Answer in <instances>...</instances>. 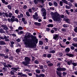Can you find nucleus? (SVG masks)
Returning a JSON list of instances; mask_svg holds the SVG:
<instances>
[{
    "instance_id": "obj_1",
    "label": "nucleus",
    "mask_w": 77,
    "mask_h": 77,
    "mask_svg": "<svg viewBox=\"0 0 77 77\" xmlns=\"http://www.w3.org/2000/svg\"><path fill=\"white\" fill-rule=\"evenodd\" d=\"M31 36L28 34L27 36H25L24 39L23 40L24 41V44L25 45H27L28 47L31 48H36V44L34 45V42H35L36 44H37L38 40L36 39V37H32V39H30Z\"/></svg>"
},
{
    "instance_id": "obj_2",
    "label": "nucleus",
    "mask_w": 77,
    "mask_h": 77,
    "mask_svg": "<svg viewBox=\"0 0 77 77\" xmlns=\"http://www.w3.org/2000/svg\"><path fill=\"white\" fill-rule=\"evenodd\" d=\"M51 14L52 16V18L55 21H59L60 20L61 17L64 18V15L61 14L60 15V14L57 13V12H55L53 13V12H51Z\"/></svg>"
},
{
    "instance_id": "obj_3",
    "label": "nucleus",
    "mask_w": 77,
    "mask_h": 77,
    "mask_svg": "<svg viewBox=\"0 0 77 77\" xmlns=\"http://www.w3.org/2000/svg\"><path fill=\"white\" fill-rule=\"evenodd\" d=\"M25 62L23 61V62H22V64L25 66H27L28 64H29L30 59L29 57H26L25 58Z\"/></svg>"
},
{
    "instance_id": "obj_4",
    "label": "nucleus",
    "mask_w": 77,
    "mask_h": 77,
    "mask_svg": "<svg viewBox=\"0 0 77 77\" xmlns=\"http://www.w3.org/2000/svg\"><path fill=\"white\" fill-rule=\"evenodd\" d=\"M60 63H58L57 66L58 68L57 69V70L58 71L60 72H64L66 70V68H65L64 67H62V68L60 67Z\"/></svg>"
},
{
    "instance_id": "obj_5",
    "label": "nucleus",
    "mask_w": 77,
    "mask_h": 77,
    "mask_svg": "<svg viewBox=\"0 0 77 77\" xmlns=\"http://www.w3.org/2000/svg\"><path fill=\"white\" fill-rule=\"evenodd\" d=\"M11 69L13 70H11L10 72V73L11 75H14V70H16V71H17L18 70V69L16 67L15 68H14V67H13V68H11Z\"/></svg>"
},
{
    "instance_id": "obj_6",
    "label": "nucleus",
    "mask_w": 77,
    "mask_h": 77,
    "mask_svg": "<svg viewBox=\"0 0 77 77\" xmlns=\"http://www.w3.org/2000/svg\"><path fill=\"white\" fill-rule=\"evenodd\" d=\"M8 20L9 21H10V22H11L12 21V22H14V21H17V22H18L19 20L17 18H15V19H13V18H8Z\"/></svg>"
},
{
    "instance_id": "obj_7",
    "label": "nucleus",
    "mask_w": 77,
    "mask_h": 77,
    "mask_svg": "<svg viewBox=\"0 0 77 77\" xmlns=\"http://www.w3.org/2000/svg\"><path fill=\"white\" fill-rule=\"evenodd\" d=\"M2 64L3 65L4 67H10V68H11L12 67V66H11L10 64H8L7 65L6 63H2Z\"/></svg>"
},
{
    "instance_id": "obj_8",
    "label": "nucleus",
    "mask_w": 77,
    "mask_h": 77,
    "mask_svg": "<svg viewBox=\"0 0 77 77\" xmlns=\"http://www.w3.org/2000/svg\"><path fill=\"white\" fill-rule=\"evenodd\" d=\"M5 15L7 17H8L10 18H11L12 17V15H13V14L11 12H9L8 14L7 13H5Z\"/></svg>"
},
{
    "instance_id": "obj_9",
    "label": "nucleus",
    "mask_w": 77,
    "mask_h": 77,
    "mask_svg": "<svg viewBox=\"0 0 77 77\" xmlns=\"http://www.w3.org/2000/svg\"><path fill=\"white\" fill-rule=\"evenodd\" d=\"M59 35L58 34H54L53 35V39L55 40H58L59 39Z\"/></svg>"
},
{
    "instance_id": "obj_10",
    "label": "nucleus",
    "mask_w": 77,
    "mask_h": 77,
    "mask_svg": "<svg viewBox=\"0 0 77 77\" xmlns=\"http://www.w3.org/2000/svg\"><path fill=\"white\" fill-rule=\"evenodd\" d=\"M72 45H73V46H71L70 47V49L72 50H74L75 49L74 47H76V48H77V43H72Z\"/></svg>"
},
{
    "instance_id": "obj_11",
    "label": "nucleus",
    "mask_w": 77,
    "mask_h": 77,
    "mask_svg": "<svg viewBox=\"0 0 77 77\" xmlns=\"http://www.w3.org/2000/svg\"><path fill=\"white\" fill-rule=\"evenodd\" d=\"M35 15H33V18L34 19H36V20H38V17L37 12H35Z\"/></svg>"
},
{
    "instance_id": "obj_12",
    "label": "nucleus",
    "mask_w": 77,
    "mask_h": 77,
    "mask_svg": "<svg viewBox=\"0 0 77 77\" xmlns=\"http://www.w3.org/2000/svg\"><path fill=\"white\" fill-rule=\"evenodd\" d=\"M46 62L48 66H52L53 65V64L51 63L49 61H46Z\"/></svg>"
},
{
    "instance_id": "obj_13",
    "label": "nucleus",
    "mask_w": 77,
    "mask_h": 77,
    "mask_svg": "<svg viewBox=\"0 0 77 77\" xmlns=\"http://www.w3.org/2000/svg\"><path fill=\"white\" fill-rule=\"evenodd\" d=\"M57 74L58 75L59 77H62V73L61 72H59V71H57Z\"/></svg>"
},
{
    "instance_id": "obj_14",
    "label": "nucleus",
    "mask_w": 77,
    "mask_h": 77,
    "mask_svg": "<svg viewBox=\"0 0 77 77\" xmlns=\"http://www.w3.org/2000/svg\"><path fill=\"white\" fill-rule=\"evenodd\" d=\"M66 56L69 57H74L73 55L72 54H66Z\"/></svg>"
},
{
    "instance_id": "obj_15",
    "label": "nucleus",
    "mask_w": 77,
    "mask_h": 77,
    "mask_svg": "<svg viewBox=\"0 0 77 77\" xmlns=\"http://www.w3.org/2000/svg\"><path fill=\"white\" fill-rule=\"evenodd\" d=\"M4 29H5V30H8L9 29L8 27L6 25H4Z\"/></svg>"
},
{
    "instance_id": "obj_16",
    "label": "nucleus",
    "mask_w": 77,
    "mask_h": 77,
    "mask_svg": "<svg viewBox=\"0 0 77 77\" xmlns=\"http://www.w3.org/2000/svg\"><path fill=\"white\" fill-rule=\"evenodd\" d=\"M65 51H66V53H69V51H70V48H66V49Z\"/></svg>"
},
{
    "instance_id": "obj_17",
    "label": "nucleus",
    "mask_w": 77,
    "mask_h": 77,
    "mask_svg": "<svg viewBox=\"0 0 77 77\" xmlns=\"http://www.w3.org/2000/svg\"><path fill=\"white\" fill-rule=\"evenodd\" d=\"M0 32L1 33H5V31H4L3 29L2 28H0Z\"/></svg>"
},
{
    "instance_id": "obj_18",
    "label": "nucleus",
    "mask_w": 77,
    "mask_h": 77,
    "mask_svg": "<svg viewBox=\"0 0 77 77\" xmlns=\"http://www.w3.org/2000/svg\"><path fill=\"white\" fill-rule=\"evenodd\" d=\"M73 62V61L72 60H70V61H69L67 62V63L68 64V65H71V64L72 63V62Z\"/></svg>"
},
{
    "instance_id": "obj_19",
    "label": "nucleus",
    "mask_w": 77,
    "mask_h": 77,
    "mask_svg": "<svg viewBox=\"0 0 77 77\" xmlns=\"http://www.w3.org/2000/svg\"><path fill=\"white\" fill-rule=\"evenodd\" d=\"M5 42H4V41H0V45H5Z\"/></svg>"
},
{
    "instance_id": "obj_20",
    "label": "nucleus",
    "mask_w": 77,
    "mask_h": 77,
    "mask_svg": "<svg viewBox=\"0 0 77 77\" xmlns=\"http://www.w3.org/2000/svg\"><path fill=\"white\" fill-rule=\"evenodd\" d=\"M35 25H37L38 26H40L41 24L40 23H38L37 22H35Z\"/></svg>"
},
{
    "instance_id": "obj_21",
    "label": "nucleus",
    "mask_w": 77,
    "mask_h": 77,
    "mask_svg": "<svg viewBox=\"0 0 77 77\" xmlns=\"http://www.w3.org/2000/svg\"><path fill=\"white\" fill-rule=\"evenodd\" d=\"M62 0L63 2V3H66L67 5H68V2L66 0Z\"/></svg>"
},
{
    "instance_id": "obj_22",
    "label": "nucleus",
    "mask_w": 77,
    "mask_h": 77,
    "mask_svg": "<svg viewBox=\"0 0 77 77\" xmlns=\"http://www.w3.org/2000/svg\"><path fill=\"white\" fill-rule=\"evenodd\" d=\"M64 21H66L67 23H69V18H65L64 19Z\"/></svg>"
},
{
    "instance_id": "obj_23",
    "label": "nucleus",
    "mask_w": 77,
    "mask_h": 77,
    "mask_svg": "<svg viewBox=\"0 0 77 77\" xmlns=\"http://www.w3.org/2000/svg\"><path fill=\"white\" fill-rule=\"evenodd\" d=\"M4 38L5 39V41H10L9 39L8 38V37H6L5 36L4 37Z\"/></svg>"
},
{
    "instance_id": "obj_24",
    "label": "nucleus",
    "mask_w": 77,
    "mask_h": 77,
    "mask_svg": "<svg viewBox=\"0 0 77 77\" xmlns=\"http://www.w3.org/2000/svg\"><path fill=\"white\" fill-rule=\"evenodd\" d=\"M69 7H70V9L71 8V7H72V5L71 3H70V2H69Z\"/></svg>"
},
{
    "instance_id": "obj_25",
    "label": "nucleus",
    "mask_w": 77,
    "mask_h": 77,
    "mask_svg": "<svg viewBox=\"0 0 77 77\" xmlns=\"http://www.w3.org/2000/svg\"><path fill=\"white\" fill-rule=\"evenodd\" d=\"M20 12L19 10H18V9H16L15 11V12L16 13V14H18V13Z\"/></svg>"
},
{
    "instance_id": "obj_26",
    "label": "nucleus",
    "mask_w": 77,
    "mask_h": 77,
    "mask_svg": "<svg viewBox=\"0 0 77 77\" xmlns=\"http://www.w3.org/2000/svg\"><path fill=\"white\" fill-rule=\"evenodd\" d=\"M48 27H53V24H48Z\"/></svg>"
},
{
    "instance_id": "obj_27",
    "label": "nucleus",
    "mask_w": 77,
    "mask_h": 77,
    "mask_svg": "<svg viewBox=\"0 0 77 77\" xmlns=\"http://www.w3.org/2000/svg\"><path fill=\"white\" fill-rule=\"evenodd\" d=\"M16 52L17 53H19L20 52V49H17L16 50Z\"/></svg>"
},
{
    "instance_id": "obj_28",
    "label": "nucleus",
    "mask_w": 77,
    "mask_h": 77,
    "mask_svg": "<svg viewBox=\"0 0 77 77\" xmlns=\"http://www.w3.org/2000/svg\"><path fill=\"white\" fill-rule=\"evenodd\" d=\"M55 53V51L54 50H53V51H51L50 52H49V53L50 54H54Z\"/></svg>"
},
{
    "instance_id": "obj_29",
    "label": "nucleus",
    "mask_w": 77,
    "mask_h": 77,
    "mask_svg": "<svg viewBox=\"0 0 77 77\" xmlns=\"http://www.w3.org/2000/svg\"><path fill=\"white\" fill-rule=\"evenodd\" d=\"M54 4L55 6H57L58 3L57 2H54Z\"/></svg>"
},
{
    "instance_id": "obj_30",
    "label": "nucleus",
    "mask_w": 77,
    "mask_h": 77,
    "mask_svg": "<svg viewBox=\"0 0 77 77\" xmlns=\"http://www.w3.org/2000/svg\"><path fill=\"white\" fill-rule=\"evenodd\" d=\"M41 11L43 12H44V11H46V10L45 9V8H42V9H41Z\"/></svg>"
},
{
    "instance_id": "obj_31",
    "label": "nucleus",
    "mask_w": 77,
    "mask_h": 77,
    "mask_svg": "<svg viewBox=\"0 0 77 77\" xmlns=\"http://www.w3.org/2000/svg\"><path fill=\"white\" fill-rule=\"evenodd\" d=\"M26 14L27 15V16H28V17H30V16L29 12H28L27 11L26 12Z\"/></svg>"
},
{
    "instance_id": "obj_32",
    "label": "nucleus",
    "mask_w": 77,
    "mask_h": 77,
    "mask_svg": "<svg viewBox=\"0 0 77 77\" xmlns=\"http://www.w3.org/2000/svg\"><path fill=\"white\" fill-rule=\"evenodd\" d=\"M38 2H41V3H44V0H37Z\"/></svg>"
},
{
    "instance_id": "obj_33",
    "label": "nucleus",
    "mask_w": 77,
    "mask_h": 77,
    "mask_svg": "<svg viewBox=\"0 0 77 77\" xmlns=\"http://www.w3.org/2000/svg\"><path fill=\"white\" fill-rule=\"evenodd\" d=\"M72 64L74 66H76L77 65V63H72Z\"/></svg>"
},
{
    "instance_id": "obj_34",
    "label": "nucleus",
    "mask_w": 77,
    "mask_h": 77,
    "mask_svg": "<svg viewBox=\"0 0 77 77\" xmlns=\"http://www.w3.org/2000/svg\"><path fill=\"white\" fill-rule=\"evenodd\" d=\"M46 11H44V12H43V15L45 17V16H46Z\"/></svg>"
},
{
    "instance_id": "obj_35",
    "label": "nucleus",
    "mask_w": 77,
    "mask_h": 77,
    "mask_svg": "<svg viewBox=\"0 0 77 77\" xmlns=\"http://www.w3.org/2000/svg\"><path fill=\"white\" fill-rule=\"evenodd\" d=\"M7 6L8 9H11L12 7L11 5H8Z\"/></svg>"
},
{
    "instance_id": "obj_36",
    "label": "nucleus",
    "mask_w": 77,
    "mask_h": 77,
    "mask_svg": "<svg viewBox=\"0 0 77 77\" xmlns=\"http://www.w3.org/2000/svg\"><path fill=\"white\" fill-rule=\"evenodd\" d=\"M60 6H63V1H60Z\"/></svg>"
},
{
    "instance_id": "obj_37",
    "label": "nucleus",
    "mask_w": 77,
    "mask_h": 77,
    "mask_svg": "<svg viewBox=\"0 0 77 77\" xmlns=\"http://www.w3.org/2000/svg\"><path fill=\"white\" fill-rule=\"evenodd\" d=\"M3 70L4 71H7V69L5 67H3Z\"/></svg>"
},
{
    "instance_id": "obj_38",
    "label": "nucleus",
    "mask_w": 77,
    "mask_h": 77,
    "mask_svg": "<svg viewBox=\"0 0 77 77\" xmlns=\"http://www.w3.org/2000/svg\"><path fill=\"white\" fill-rule=\"evenodd\" d=\"M23 28L21 26H19L18 28V29L19 30H22Z\"/></svg>"
},
{
    "instance_id": "obj_39",
    "label": "nucleus",
    "mask_w": 77,
    "mask_h": 77,
    "mask_svg": "<svg viewBox=\"0 0 77 77\" xmlns=\"http://www.w3.org/2000/svg\"><path fill=\"white\" fill-rule=\"evenodd\" d=\"M66 9H70V7H69V6H68V5H66Z\"/></svg>"
},
{
    "instance_id": "obj_40",
    "label": "nucleus",
    "mask_w": 77,
    "mask_h": 77,
    "mask_svg": "<svg viewBox=\"0 0 77 77\" xmlns=\"http://www.w3.org/2000/svg\"><path fill=\"white\" fill-rule=\"evenodd\" d=\"M36 72L38 73H40V70H36Z\"/></svg>"
},
{
    "instance_id": "obj_41",
    "label": "nucleus",
    "mask_w": 77,
    "mask_h": 77,
    "mask_svg": "<svg viewBox=\"0 0 77 77\" xmlns=\"http://www.w3.org/2000/svg\"><path fill=\"white\" fill-rule=\"evenodd\" d=\"M63 55V54L61 52H60V53H59V56H60V57H62Z\"/></svg>"
},
{
    "instance_id": "obj_42",
    "label": "nucleus",
    "mask_w": 77,
    "mask_h": 77,
    "mask_svg": "<svg viewBox=\"0 0 77 77\" xmlns=\"http://www.w3.org/2000/svg\"><path fill=\"white\" fill-rule=\"evenodd\" d=\"M51 54H48L47 57L48 58H51Z\"/></svg>"
},
{
    "instance_id": "obj_43",
    "label": "nucleus",
    "mask_w": 77,
    "mask_h": 77,
    "mask_svg": "<svg viewBox=\"0 0 77 77\" xmlns=\"http://www.w3.org/2000/svg\"><path fill=\"white\" fill-rule=\"evenodd\" d=\"M9 59L11 60H13V57L12 56L10 57L9 58Z\"/></svg>"
},
{
    "instance_id": "obj_44",
    "label": "nucleus",
    "mask_w": 77,
    "mask_h": 77,
    "mask_svg": "<svg viewBox=\"0 0 77 77\" xmlns=\"http://www.w3.org/2000/svg\"><path fill=\"white\" fill-rule=\"evenodd\" d=\"M3 14H5L4 12H0V16H2V15H3Z\"/></svg>"
},
{
    "instance_id": "obj_45",
    "label": "nucleus",
    "mask_w": 77,
    "mask_h": 77,
    "mask_svg": "<svg viewBox=\"0 0 77 77\" xmlns=\"http://www.w3.org/2000/svg\"><path fill=\"white\" fill-rule=\"evenodd\" d=\"M4 58L6 59H8V55L5 56V55H4Z\"/></svg>"
},
{
    "instance_id": "obj_46",
    "label": "nucleus",
    "mask_w": 77,
    "mask_h": 77,
    "mask_svg": "<svg viewBox=\"0 0 77 77\" xmlns=\"http://www.w3.org/2000/svg\"><path fill=\"white\" fill-rule=\"evenodd\" d=\"M68 26L67 24H63V27H68Z\"/></svg>"
},
{
    "instance_id": "obj_47",
    "label": "nucleus",
    "mask_w": 77,
    "mask_h": 77,
    "mask_svg": "<svg viewBox=\"0 0 77 77\" xmlns=\"http://www.w3.org/2000/svg\"><path fill=\"white\" fill-rule=\"evenodd\" d=\"M74 31L75 32H77V27H76L75 29H74Z\"/></svg>"
},
{
    "instance_id": "obj_48",
    "label": "nucleus",
    "mask_w": 77,
    "mask_h": 77,
    "mask_svg": "<svg viewBox=\"0 0 77 77\" xmlns=\"http://www.w3.org/2000/svg\"><path fill=\"white\" fill-rule=\"evenodd\" d=\"M17 75H21V76H23V73H18L17 74Z\"/></svg>"
},
{
    "instance_id": "obj_49",
    "label": "nucleus",
    "mask_w": 77,
    "mask_h": 77,
    "mask_svg": "<svg viewBox=\"0 0 77 77\" xmlns=\"http://www.w3.org/2000/svg\"><path fill=\"white\" fill-rule=\"evenodd\" d=\"M61 30L63 32H66V29H64V28L62 29Z\"/></svg>"
},
{
    "instance_id": "obj_50",
    "label": "nucleus",
    "mask_w": 77,
    "mask_h": 77,
    "mask_svg": "<svg viewBox=\"0 0 77 77\" xmlns=\"http://www.w3.org/2000/svg\"><path fill=\"white\" fill-rule=\"evenodd\" d=\"M24 71L25 72H30V70L29 69H25Z\"/></svg>"
},
{
    "instance_id": "obj_51",
    "label": "nucleus",
    "mask_w": 77,
    "mask_h": 77,
    "mask_svg": "<svg viewBox=\"0 0 77 77\" xmlns=\"http://www.w3.org/2000/svg\"><path fill=\"white\" fill-rule=\"evenodd\" d=\"M0 56L2 57H5V55L4 54H0Z\"/></svg>"
},
{
    "instance_id": "obj_52",
    "label": "nucleus",
    "mask_w": 77,
    "mask_h": 77,
    "mask_svg": "<svg viewBox=\"0 0 77 77\" xmlns=\"http://www.w3.org/2000/svg\"><path fill=\"white\" fill-rule=\"evenodd\" d=\"M45 42H48V38H45Z\"/></svg>"
},
{
    "instance_id": "obj_53",
    "label": "nucleus",
    "mask_w": 77,
    "mask_h": 77,
    "mask_svg": "<svg viewBox=\"0 0 77 77\" xmlns=\"http://www.w3.org/2000/svg\"><path fill=\"white\" fill-rule=\"evenodd\" d=\"M23 8L24 9H27V6L26 5H24Z\"/></svg>"
},
{
    "instance_id": "obj_54",
    "label": "nucleus",
    "mask_w": 77,
    "mask_h": 77,
    "mask_svg": "<svg viewBox=\"0 0 77 77\" xmlns=\"http://www.w3.org/2000/svg\"><path fill=\"white\" fill-rule=\"evenodd\" d=\"M39 43L40 45H42L43 44V43L42 42V41H39Z\"/></svg>"
},
{
    "instance_id": "obj_55",
    "label": "nucleus",
    "mask_w": 77,
    "mask_h": 77,
    "mask_svg": "<svg viewBox=\"0 0 77 77\" xmlns=\"http://www.w3.org/2000/svg\"><path fill=\"white\" fill-rule=\"evenodd\" d=\"M67 73L66 72H63V75H66Z\"/></svg>"
},
{
    "instance_id": "obj_56",
    "label": "nucleus",
    "mask_w": 77,
    "mask_h": 77,
    "mask_svg": "<svg viewBox=\"0 0 77 77\" xmlns=\"http://www.w3.org/2000/svg\"><path fill=\"white\" fill-rule=\"evenodd\" d=\"M40 69H43V66H40Z\"/></svg>"
},
{
    "instance_id": "obj_57",
    "label": "nucleus",
    "mask_w": 77,
    "mask_h": 77,
    "mask_svg": "<svg viewBox=\"0 0 77 77\" xmlns=\"http://www.w3.org/2000/svg\"><path fill=\"white\" fill-rule=\"evenodd\" d=\"M22 76H25V77H27V76L25 74H23V73H22Z\"/></svg>"
},
{
    "instance_id": "obj_58",
    "label": "nucleus",
    "mask_w": 77,
    "mask_h": 77,
    "mask_svg": "<svg viewBox=\"0 0 77 77\" xmlns=\"http://www.w3.org/2000/svg\"><path fill=\"white\" fill-rule=\"evenodd\" d=\"M49 6H52L53 4L51 2H49Z\"/></svg>"
},
{
    "instance_id": "obj_59",
    "label": "nucleus",
    "mask_w": 77,
    "mask_h": 77,
    "mask_svg": "<svg viewBox=\"0 0 77 77\" xmlns=\"http://www.w3.org/2000/svg\"><path fill=\"white\" fill-rule=\"evenodd\" d=\"M66 13H67V14H68V15H69V13L68 11V10H66Z\"/></svg>"
},
{
    "instance_id": "obj_60",
    "label": "nucleus",
    "mask_w": 77,
    "mask_h": 77,
    "mask_svg": "<svg viewBox=\"0 0 77 77\" xmlns=\"http://www.w3.org/2000/svg\"><path fill=\"white\" fill-rule=\"evenodd\" d=\"M35 63L36 64H38L39 62L38 61H37V60H36L35 61Z\"/></svg>"
},
{
    "instance_id": "obj_61",
    "label": "nucleus",
    "mask_w": 77,
    "mask_h": 77,
    "mask_svg": "<svg viewBox=\"0 0 77 77\" xmlns=\"http://www.w3.org/2000/svg\"><path fill=\"white\" fill-rule=\"evenodd\" d=\"M70 43V42H66V44L67 45H68V44H69Z\"/></svg>"
},
{
    "instance_id": "obj_62",
    "label": "nucleus",
    "mask_w": 77,
    "mask_h": 77,
    "mask_svg": "<svg viewBox=\"0 0 77 77\" xmlns=\"http://www.w3.org/2000/svg\"><path fill=\"white\" fill-rule=\"evenodd\" d=\"M37 1L36 0H34V2L35 3V4H36V3H37Z\"/></svg>"
},
{
    "instance_id": "obj_63",
    "label": "nucleus",
    "mask_w": 77,
    "mask_h": 77,
    "mask_svg": "<svg viewBox=\"0 0 77 77\" xmlns=\"http://www.w3.org/2000/svg\"><path fill=\"white\" fill-rule=\"evenodd\" d=\"M73 40L74 41H77V38H73Z\"/></svg>"
},
{
    "instance_id": "obj_64",
    "label": "nucleus",
    "mask_w": 77,
    "mask_h": 77,
    "mask_svg": "<svg viewBox=\"0 0 77 77\" xmlns=\"http://www.w3.org/2000/svg\"><path fill=\"white\" fill-rule=\"evenodd\" d=\"M41 76L42 77H44L45 75L44 74H41Z\"/></svg>"
}]
</instances>
